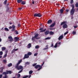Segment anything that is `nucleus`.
Listing matches in <instances>:
<instances>
[{"label": "nucleus", "mask_w": 78, "mask_h": 78, "mask_svg": "<svg viewBox=\"0 0 78 78\" xmlns=\"http://www.w3.org/2000/svg\"><path fill=\"white\" fill-rule=\"evenodd\" d=\"M67 23V22L66 21L63 22L61 23V25H63L62 28H67L68 27L67 25L66 24Z\"/></svg>", "instance_id": "1"}, {"label": "nucleus", "mask_w": 78, "mask_h": 78, "mask_svg": "<svg viewBox=\"0 0 78 78\" xmlns=\"http://www.w3.org/2000/svg\"><path fill=\"white\" fill-rule=\"evenodd\" d=\"M15 69H17V70H23V67L21 66H19V65H16L15 66Z\"/></svg>", "instance_id": "2"}, {"label": "nucleus", "mask_w": 78, "mask_h": 78, "mask_svg": "<svg viewBox=\"0 0 78 78\" xmlns=\"http://www.w3.org/2000/svg\"><path fill=\"white\" fill-rule=\"evenodd\" d=\"M34 17H42V15L40 13H35L34 14Z\"/></svg>", "instance_id": "3"}, {"label": "nucleus", "mask_w": 78, "mask_h": 78, "mask_svg": "<svg viewBox=\"0 0 78 78\" xmlns=\"http://www.w3.org/2000/svg\"><path fill=\"white\" fill-rule=\"evenodd\" d=\"M71 15L73 16L75 13V9H71L70 11Z\"/></svg>", "instance_id": "4"}, {"label": "nucleus", "mask_w": 78, "mask_h": 78, "mask_svg": "<svg viewBox=\"0 0 78 78\" xmlns=\"http://www.w3.org/2000/svg\"><path fill=\"white\" fill-rule=\"evenodd\" d=\"M8 39H9V42H12L13 41V39L12 37V36H9L8 37Z\"/></svg>", "instance_id": "5"}, {"label": "nucleus", "mask_w": 78, "mask_h": 78, "mask_svg": "<svg viewBox=\"0 0 78 78\" xmlns=\"http://www.w3.org/2000/svg\"><path fill=\"white\" fill-rule=\"evenodd\" d=\"M29 58V56L27 54H25L24 57L23 58V59H25V58Z\"/></svg>", "instance_id": "6"}, {"label": "nucleus", "mask_w": 78, "mask_h": 78, "mask_svg": "<svg viewBox=\"0 0 78 78\" xmlns=\"http://www.w3.org/2000/svg\"><path fill=\"white\" fill-rule=\"evenodd\" d=\"M12 29L11 30L12 31H15V28H16V26L14 25H13L12 26Z\"/></svg>", "instance_id": "7"}, {"label": "nucleus", "mask_w": 78, "mask_h": 78, "mask_svg": "<svg viewBox=\"0 0 78 78\" xmlns=\"http://www.w3.org/2000/svg\"><path fill=\"white\" fill-rule=\"evenodd\" d=\"M5 69V68L4 67H1L0 68V73H2L3 72V69Z\"/></svg>", "instance_id": "8"}, {"label": "nucleus", "mask_w": 78, "mask_h": 78, "mask_svg": "<svg viewBox=\"0 0 78 78\" xmlns=\"http://www.w3.org/2000/svg\"><path fill=\"white\" fill-rule=\"evenodd\" d=\"M50 33V31L49 30H46V31L44 32V34L45 35H47L48 34Z\"/></svg>", "instance_id": "9"}, {"label": "nucleus", "mask_w": 78, "mask_h": 78, "mask_svg": "<svg viewBox=\"0 0 78 78\" xmlns=\"http://www.w3.org/2000/svg\"><path fill=\"white\" fill-rule=\"evenodd\" d=\"M22 60L21 59L19 61L18 63L16 64V66H19V65L20 64V63L22 62Z\"/></svg>", "instance_id": "10"}, {"label": "nucleus", "mask_w": 78, "mask_h": 78, "mask_svg": "<svg viewBox=\"0 0 78 78\" xmlns=\"http://www.w3.org/2000/svg\"><path fill=\"white\" fill-rule=\"evenodd\" d=\"M40 67H41V66L39 65H37L35 66L34 68L35 69H37L38 68Z\"/></svg>", "instance_id": "11"}, {"label": "nucleus", "mask_w": 78, "mask_h": 78, "mask_svg": "<svg viewBox=\"0 0 78 78\" xmlns=\"http://www.w3.org/2000/svg\"><path fill=\"white\" fill-rule=\"evenodd\" d=\"M63 38V35H62L61 36H59L58 38V40L59 41L61 40V39H62Z\"/></svg>", "instance_id": "12"}, {"label": "nucleus", "mask_w": 78, "mask_h": 78, "mask_svg": "<svg viewBox=\"0 0 78 78\" xmlns=\"http://www.w3.org/2000/svg\"><path fill=\"white\" fill-rule=\"evenodd\" d=\"M51 23H52V20H49L48 21V24Z\"/></svg>", "instance_id": "13"}, {"label": "nucleus", "mask_w": 78, "mask_h": 78, "mask_svg": "<svg viewBox=\"0 0 78 78\" xmlns=\"http://www.w3.org/2000/svg\"><path fill=\"white\" fill-rule=\"evenodd\" d=\"M27 47L28 48H31V43L29 44Z\"/></svg>", "instance_id": "14"}, {"label": "nucleus", "mask_w": 78, "mask_h": 78, "mask_svg": "<svg viewBox=\"0 0 78 78\" xmlns=\"http://www.w3.org/2000/svg\"><path fill=\"white\" fill-rule=\"evenodd\" d=\"M39 35V34H37L35 35L34 37L36 38V39H37V37H38Z\"/></svg>", "instance_id": "15"}, {"label": "nucleus", "mask_w": 78, "mask_h": 78, "mask_svg": "<svg viewBox=\"0 0 78 78\" xmlns=\"http://www.w3.org/2000/svg\"><path fill=\"white\" fill-rule=\"evenodd\" d=\"M14 39L16 41H18L19 40V37H15Z\"/></svg>", "instance_id": "16"}, {"label": "nucleus", "mask_w": 78, "mask_h": 78, "mask_svg": "<svg viewBox=\"0 0 78 78\" xmlns=\"http://www.w3.org/2000/svg\"><path fill=\"white\" fill-rule=\"evenodd\" d=\"M55 24H56V23L55 22H54V23H53L51 25L50 27H53L55 25Z\"/></svg>", "instance_id": "17"}, {"label": "nucleus", "mask_w": 78, "mask_h": 78, "mask_svg": "<svg viewBox=\"0 0 78 78\" xmlns=\"http://www.w3.org/2000/svg\"><path fill=\"white\" fill-rule=\"evenodd\" d=\"M22 1H23V0H17V3H21Z\"/></svg>", "instance_id": "18"}, {"label": "nucleus", "mask_w": 78, "mask_h": 78, "mask_svg": "<svg viewBox=\"0 0 78 78\" xmlns=\"http://www.w3.org/2000/svg\"><path fill=\"white\" fill-rule=\"evenodd\" d=\"M21 4H22V5H25V4H26V2L24 1H22L21 3Z\"/></svg>", "instance_id": "19"}, {"label": "nucleus", "mask_w": 78, "mask_h": 78, "mask_svg": "<svg viewBox=\"0 0 78 78\" xmlns=\"http://www.w3.org/2000/svg\"><path fill=\"white\" fill-rule=\"evenodd\" d=\"M49 33L50 35H53L54 34V32L52 31H50Z\"/></svg>", "instance_id": "20"}, {"label": "nucleus", "mask_w": 78, "mask_h": 78, "mask_svg": "<svg viewBox=\"0 0 78 78\" xmlns=\"http://www.w3.org/2000/svg\"><path fill=\"white\" fill-rule=\"evenodd\" d=\"M6 50V48L5 47H2V51H4Z\"/></svg>", "instance_id": "21"}, {"label": "nucleus", "mask_w": 78, "mask_h": 78, "mask_svg": "<svg viewBox=\"0 0 78 78\" xmlns=\"http://www.w3.org/2000/svg\"><path fill=\"white\" fill-rule=\"evenodd\" d=\"M60 11L61 14H62L64 12V10L63 9H61L60 10Z\"/></svg>", "instance_id": "22"}, {"label": "nucleus", "mask_w": 78, "mask_h": 78, "mask_svg": "<svg viewBox=\"0 0 78 78\" xmlns=\"http://www.w3.org/2000/svg\"><path fill=\"white\" fill-rule=\"evenodd\" d=\"M35 39H36V37H32L31 40L32 41H34V40H35Z\"/></svg>", "instance_id": "23"}, {"label": "nucleus", "mask_w": 78, "mask_h": 78, "mask_svg": "<svg viewBox=\"0 0 78 78\" xmlns=\"http://www.w3.org/2000/svg\"><path fill=\"white\" fill-rule=\"evenodd\" d=\"M12 66V64L11 63H10L8 65V66L9 67H11V66Z\"/></svg>", "instance_id": "24"}, {"label": "nucleus", "mask_w": 78, "mask_h": 78, "mask_svg": "<svg viewBox=\"0 0 78 78\" xmlns=\"http://www.w3.org/2000/svg\"><path fill=\"white\" fill-rule=\"evenodd\" d=\"M32 54V53L30 52H28L27 55L28 56H30V55H31Z\"/></svg>", "instance_id": "25"}, {"label": "nucleus", "mask_w": 78, "mask_h": 78, "mask_svg": "<svg viewBox=\"0 0 78 78\" xmlns=\"http://www.w3.org/2000/svg\"><path fill=\"white\" fill-rule=\"evenodd\" d=\"M4 29L5 31H9V29L8 28L5 27Z\"/></svg>", "instance_id": "26"}, {"label": "nucleus", "mask_w": 78, "mask_h": 78, "mask_svg": "<svg viewBox=\"0 0 78 78\" xmlns=\"http://www.w3.org/2000/svg\"><path fill=\"white\" fill-rule=\"evenodd\" d=\"M46 31V29H44V30H41V31H40V33H42V32H45Z\"/></svg>", "instance_id": "27"}, {"label": "nucleus", "mask_w": 78, "mask_h": 78, "mask_svg": "<svg viewBox=\"0 0 78 78\" xmlns=\"http://www.w3.org/2000/svg\"><path fill=\"white\" fill-rule=\"evenodd\" d=\"M33 71L30 70L29 72V73L30 75H31V74H32V73H33Z\"/></svg>", "instance_id": "28"}, {"label": "nucleus", "mask_w": 78, "mask_h": 78, "mask_svg": "<svg viewBox=\"0 0 78 78\" xmlns=\"http://www.w3.org/2000/svg\"><path fill=\"white\" fill-rule=\"evenodd\" d=\"M71 6H72V9H74V4L71 5Z\"/></svg>", "instance_id": "29"}, {"label": "nucleus", "mask_w": 78, "mask_h": 78, "mask_svg": "<svg viewBox=\"0 0 78 78\" xmlns=\"http://www.w3.org/2000/svg\"><path fill=\"white\" fill-rule=\"evenodd\" d=\"M15 32L16 33V34H19V32H18V31L17 30H16L15 31Z\"/></svg>", "instance_id": "30"}, {"label": "nucleus", "mask_w": 78, "mask_h": 78, "mask_svg": "<svg viewBox=\"0 0 78 78\" xmlns=\"http://www.w3.org/2000/svg\"><path fill=\"white\" fill-rule=\"evenodd\" d=\"M58 47V43L55 44V45H54V48H56Z\"/></svg>", "instance_id": "31"}, {"label": "nucleus", "mask_w": 78, "mask_h": 78, "mask_svg": "<svg viewBox=\"0 0 78 78\" xmlns=\"http://www.w3.org/2000/svg\"><path fill=\"white\" fill-rule=\"evenodd\" d=\"M75 6L76 8H78V2H76L75 4Z\"/></svg>", "instance_id": "32"}, {"label": "nucleus", "mask_w": 78, "mask_h": 78, "mask_svg": "<svg viewBox=\"0 0 78 78\" xmlns=\"http://www.w3.org/2000/svg\"><path fill=\"white\" fill-rule=\"evenodd\" d=\"M42 66H40V67H39V68H38L37 69L38 71L40 70H41V69H42Z\"/></svg>", "instance_id": "33"}, {"label": "nucleus", "mask_w": 78, "mask_h": 78, "mask_svg": "<svg viewBox=\"0 0 78 78\" xmlns=\"http://www.w3.org/2000/svg\"><path fill=\"white\" fill-rule=\"evenodd\" d=\"M76 34V32L75 31H73V35H75Z\"/></svg>", "instance_id": "34"}, {"label": "nucleus", "mask_w": 78, "mask_h": 78, "mask_svg": "<svg viewBox=\"0 0 78 78\" xmlns=\"http://www.w3.org/2000/svg\"><path fill=\"white\" fill-rule=\"evenodd\" d=\"M28 76H28V75H26V76L23 77V78H28Z\"/></svg>", "instance_id": "35"}, {"label": "nucleus", "mask_w": 78, "mask_h": 78, "mask_svg": "<svg viewBox=\"0 0 78 78\" xmlns=\"http://www.w3.org/2000/svg\"><path fill=\"white\" fill-rule=\"evenodd\" d=\"M37 63H35L33 64L32 65V66H33V67H35V66H35L36 65H37Z\"/></svg>", "instance_id": "36"}, {"label": "nucleus", "mask_w": 78, "mask_h": 78, "mask_svg": "<svg viewBox=\"0 0 78 78\" xmlns=\"http://www.w3.org/2000/svg\"><path fill=\"white\" fill-rule=\"evenodd\" d=\"M68 33H69V31H67V32H65L64 34V35H66V34H68Z\"/></svg>", "instance_id": "37"}, {"label": "nucleus", "mask_w": 78, "mask_h": 78, "mask_svg": "<svg viewBox=\"0 0 78 78\" xmlns=\"http://www.w3.org/2000/svg\"><path fill=\"white\" fill-rule=\"evenodd\" d=\"M73 3V0H71L70 2V4H72Z\"/></svg>", "instance_id": "38"}, {"label": "nucleus", "mask_w": 78, "mask_h": 78, "mask_svg": "<svg viewBox=\"0 0 78 78\" xmlns=\"http://www.w3.org/2000/svg\"><path fill=\"white\" fill-rule=\"evenodd\" d=\"M18 76L17 77V78H20V77L21 76L20 75V74H18Z\"/></svg>", "instance_id": "39"}, {"label": "nucleus", "mask_w": 78, "mask_h": 78, "mask_svg": "<svg viewBox=\"0 0 78 78\" xmlns=\"http://www.w3.org/2000/svg\"><path fill=\"white\" fill-rule=\"evenodd\" d=\"M6 3H7V0H6L4 1V5H6Z\"/></svg>", "instance_id": "40"}, {"label": "nucleus", "mask_w": 78, "mask_h": 78, "mask_svg": "<svg viewBox=\"0 0 78 78\" xmlns=\"http://www.w3.org/2000/svg\"><path fill=\"white\" fill-rule=\"evenodd\" d=\"M3 55V51H0V56H1V55Z\"/></svg>", "instance_id": "41"}, {"label": "nucleus", "mask_w": 78, "mask_h": 78, "mask_svg": "<svg viewBox=\"0 0 78 78\" xmlns=\"http://www.w3.org/2000/svg\"><path fill=\"white\" fill-rule=\"evenodd\" d=\"M26 64H27V65H29L30 64V63L28 62H26L25 63Z\"/></svg>", "instance_id": "42"}, {"label": "nucleus", "mask_w": 78, "mask_h": 78, "mask_svg": "<svg viewBox=\"0 0 78 78\" xmlns=\"http://www.w3.org/2000/svg\"><path fill=\"white\" fill-rule=\"evenodd\" d=\"M22 71H23V69H21L18 72V73H21V72H22Z\"/></svg>", "instance_id": "43"}, {"label": "nucleus", "mask_w": 78, "mask_h": 78, "mask_svg": "<svg viewBox=\"0 0 78 78\" xmlns=\"http://www.w3.org/2000/svg\"><path fill=\"white\" fill-rule=\"evenodd\" d=\"M54 47V45H53V43H52L51 44V47Z\"/></svg>", "instance_id": "44"}, {"label": "nucleus", "mask_w": 78, "mask_h": 78, "mask_svg": "<svg viewBox=\"0 0 78 78\" xmlns=\"http://www.w3.org/2000/svg\"><path fill=\"white\" fill-rule=\"evenodd\" d=\"M43 30H44V28H40V31H43Z\"/></svg>", "instance_id": "45"}, {"label": "nucleus", "mask_w": 78, "mask_h": 78, "mask_svg": "<svg viewBox=\"0 0 78 78\" xmlns=\"http://www.w3.org/2000/svg\"><path fill=\"white\" fill-rule=\"evenodd\" d=\"M3 62L5 64L6 63V60L4 59L3 60Z\"/></svg>", "instance_id": "46"}, {"label": "nucleus", "mask_w": 78, "mask_h": 78, "mask_svg": "<svg viewBox=\"0 0 78 78\" xmlns=\"http://www.w3.org/2000/svg\"><path fill=\"white\" fill-rule=\"evenodd\" d=\"M51 38L50 37H48L45 38L46 40H47V39H50Z\"/></svg>", "instance_id": "47"}, {"label": "nucleus", "mask_w": 78, "mask_h": 78, "mask_svg": "<svg viewBox=\"0 0 78 78\" xmlns=\"http://www.w3.org/2000/svg\"><path fill=\"white\" fill-rule=\"evenodd\" d=\"M2 74L3 75L5 74V75H6V73L5 72H3V73H2Z\"/></svg>", "instance_id": "48"}, {"label": "nucleus", "mask_w": 78, "mask_h": 78, "mask_svg": "<svg viewBox=\"0 0 78 78\" xmlns=\"http://www.w3.org/2000/svg\"><path fill=\"white\" fill-rule=\"evenodd\" d=\"M9 74H11L12 73V71H9Z\"/></svg>", "instance_id": "49"}, {"label": "nucleus", "mask_w": 78, "mask_h": 78, "mask_svg": "<svg viewBox=\"0 0 78 78\" xmlns=\"http://www.w3.org/2000/svg\"><path fill=\"white\" fill-rule=\"evenodd\" d=\"M6 56H7V53H6L5 54L3 58H5Z\"/></svg>", "instance_id": "50"}, {"label": "nucleus", "mask_w": 78, "mask_h": 78, "mask_svg": "<svg viewBox=\"0 0 78 78\" xmlns=\"http://www.w3.org/2000/svg\"><path fill=\"white\" fill-rule=\"evenodd\" d=\"M39 46L38 45H37L35 46V48H36L37 49L38 48H39Z\"/></svg>", "instance_id": "51"}, {"label": "nucleus", "mask_w": 78, "mask_h": 78, "mask_svg": "<svg viewBox=\"0 0 78 78\" xmlns=\"http://www.w3.org/2000/svg\"><path fill=\"white\" fill-rule=\"evenodd\" d=\"M9 73V70L6 71V75H8Z\"/></svg>", "instance_id": "52"}, {"label": "nucleus", "mask_w": 78, "mask_h": 78, "mask_svg": "<svg viewBox=\"0 0 78 78\" xmlns=\"http://www.w3.org/2000/svg\"><path fill=\"white\" fill-rule=\"evenodd\" d=\"M77 27H78V26L77 25L74 26V28H77Z\"/></svg>", "instance_id": "53"}, {"label": "nucleus", "mask_w": 78, "mask_h": 78, "mask_svg": "<svg viewBox=\"0 0 78 78\" xmlns=\"http://www.w3.org/2000/svg\"><path fill=\"white\" fill-rule=\"evenodd\" d=\"M14 49H13L11 51V53L12 54V53H14Z\"/></svg>", "instance_id": "54"}, {"label": "nucleus", "mask_w": 78, "mask_h": 78, "mask_svg": "<svg viewBox=\"0 0 78 78\" xmlns=\"http://www.w3.org/2000/svg\"><path fill=\"white\" fill-rule=\"evenodd\" d=\"M2 76H3V75L2 74H0V78H2Z\"/></svg>", "instance_id": "55"}, {"label": "nucleus", "mask_w": 78, "mask_h": 78, "mask_svg": "<svg viewBox=\"0 0 78 78\" xmlns=\"http://www.w3.org/2000/svg\"><path fill=\"white\" fill-rule=\"evenodd\" d=\"M37 53H35V54H34V56H37Z\"/></svg>", "instance_id": "56"}, {"label": "nucleus", "mask_w": 78, "mask_h": 78, "mask_svg": "<svg viewBox=\"0 0 78 78\" xmlns=\"http://www.w3.org/2000/svg\"><path fill=\"white\" fill-rule=\"evenodd\" d=\"M18 27H20V26H21V25H20V24H19L18 25Z\"/></svg>", "instance_id": "57"}, {"label": "nucleus", "mask_w": 78, "mask_h": 78, "mask_svg": "<svg viewBox=\"0 0 78 78\" xmlns=\"http://www.w3.org/2000/svg\"><path fill=\"white\" fill-rule=\"evenodd\" d=\"M48 49V47H47V48H44L43 50H46V49Z\"/></svg>", "instance_id": "58"}, {"label": "nucleus", "mask_w": 78, "mask_h": 78, "mask_svg": "<svg viewBox=\"0 0 78 78\" xmlns=\"http://www.w3.org/2000/svg\"><path fill=\"white\" fill-rule=\"evenodd\" d=\"M20 10H21V9H22V7H20V8H18Z\"/></svg>", "instance_id": "59"}, {"label": "nucleus", "mask_w": 78, "mask_h": 78, "mask_svg": "<svg viewBox=\"0 0 78 78\" xmlns=\"http://www.w3.org/2000/svg\"><path fill=\"white\" fill-rule=\"evenodd\" d=\"M44 63H45V62H43V63L41 65V66H43L44 65Z\"/></svg>", "instance_id": "60"}, {"label": "nucleus", "mask_w": 78, "mask_h": 78, "mask_svg": "<svg viewBox=\"0 0 78 78\" xmlns=\"http://www.w3.org/2000/svg\"><path fill=\"white\" fill-rule=\"evenodd\" d=\"M14 50V51H17V50H18L19 49L18 48L16 49H13Z\"/></svg>", "instance_id": "61"}, {"label": "nucleus", "mask_w": 78, "mask_h": 78, "mask_svg": "<svg viewBox=\"0 0 78 78\" xmlns=\"http://www.w3.org/2000/svg\"><path fill=\"white\" fill-rule=\"evenodd\" d=\"M12 26L11 27L10 26L9 27V29H12Z\"/></svg>", "instance_id": "62"}, {"label": "nucleus", "mask_w": 78, "mask_h": 78, "mask_svg": "<svg viewBox=\"0 0 78 78\" xmlns=\"http://www.w3.org/2000/svg\"><path fill=\"white\" fill-rule=\"evenodd\" d=\"M66 11L67 12H69V9H66Z\"/></svg>", "instance_id": "63"}, {"label": "nucleus", "mask_w": 78, "mask_h": 78, "mask_svg": "<svg viewBox=\"0 0 78 78\" xmlns=\"http://www.w3.org/2000/svg\"><path fill=\"white\" fill-rule=\"evenodd\" d=\"M31 75H30L29 76V78H30L31 77Z\"/></svg>", "instance_id": "64"}]
</instances>
